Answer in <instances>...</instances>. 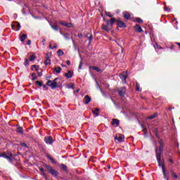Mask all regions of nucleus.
I'll return each instance as SVG.
<instances>
[{
	"label": "nucleus",
	"mask_w": 180,
	"mask_h": 180,
	"mask_svg": "<svg viewBox=\"0 0 180 180\" xmlns=\"http://www.w3.org/2000/svg\"><path fill=\"white\" fill-rule=\"evenodd\" d=\"M162 150H164V145H160L159 150L158 148H156L155 149L156 158L158 160V163L159 165V167H161V153Z\"/></svg>",
	"instance_id": "obj_1"
},
{
	"label": "nucleus",
	"mask_w": 180,
	"mask_h": 180,
	"mask_svg": "<svg viewBox=\"0 0 180 180\" xmlns=\"http://www.w3.org/2000/svg\"><path fill=\"white\" fill-rule=\"evenodd\" d=\"M46 168L49 171V174H51L53 176H58V172L53 169L50 165H46Z\"/></svg>",
	"instance_id": "obj_2"
},
{
	"label": "nucleus",
	"mask_w": 180,
	"mask_h": 180,
	"mask_svg": "<svg viewBox=\"0 0 180 180\" xmlns=\"http://www.w3.org/2000/svg\"><path fill=\"white\" fill-rule=\"evenodd\" d=\"M129 77L127 72H123L120 75V78L122 79L123 84H126V79Z\"/></svg>",
	"instance_id": "obj_3"
},
{
	"label": "nucleus",
	"mask_w": 180,
	"mask_h": 180,
	"mask_svg": "<svg viewBox=\"0 0 180 180\" xmlns=\"http://www.w3.org/2000/svg\"><path fill=\"white\" fill-rule=\"evenodd\" d=\"M46 85H48V86H51V89H55V88H57V83H55L51 80H49Z\"/></svg>",
	"instance_id": "obj_4"
},
{
	"label": "nucleus",
	"mask_w": 180,
	"mask_h": 180,
	"mask_svg": "<svg viewBox=\"0 0 180 180\" xmlns=\"http://www.w3.org/2000/svg\"><path fill=\"white\" fill-rule=\"evenodd\" d=\"M50 56H51V53H46V60L44 61V64L46 65H49L51 64V60H50Z\"/></svg>",
	"instance_id": "obj_5"
},
{
	"label": "nucleus",
	"mask_w": 180,
	"mask_h": 180,
	"mask_svg": "<svg viewBox=\"0 0 180 180\" xmlns=\"http://www.w3.org/2000/svg\"><path fill=\"white\" fill-rule=\"evenodd\" d=\"M12 29H15V27H17L16 30H15V32H19L20 30V23L19 22H15V24L11 25Z\"/></svg>",
	"instance_id": "obj_6"
},
{
	"label": "nucleus",
	"mask_w": 180,
	"mask_h": 180,
	"mask_svg": "<svg viewBox=\"0 0 180 180\" xmlns=\"http://www.w3.org/2000/svg\"><path fill=\"white\" fill-rule=\"evenodd\" d=\"M44 141L46 144H51L53 143V138L51 136H46L44 138Z\"/></svg>",
	"instance_id": "obj_7"
},
{
	"label": "nucleus",
	"mask_w": 180,
	"mask_h": 180,
	"mask_svg": "<svg viewBox=\"0 0 180 180\" xmlns=\"http://www.w3.org/2000/svg\"><path fill=\"white\" fill-rule=\"evenodd\" d=\"M117 91L120 96H123V95L126 94V87H122L119 89Z\"/></svg>",
	"instance_id": "obj_8"
},
{
	"label": "nucleus",
	"mask_w": 180,
	"mask_h": 180,
	"mask_svg": "<svg viewBox=\"0 0 180 180\" xmlns=\"http://www.w3.org/2000/svg\"><path fill=\"white\" fill-rule=\"evenodd\" d=\"M60 25H62V26H65L66 27H74V25H72V23H68L65 21L60 22Z\"/></svg>",
	"instance_id": "obj_9"
},
{
	"label": "nucleus",
	"mask_w": 180,
	"mask_h": 180,
	"mask_svg": "<svg viewBox=\"0 0 180 180\" xmlns=\"http://www.w3.org/2000/svg\"><path fill=\"white\" fill-rule=\"evenodd\" d=\"M116 22V18H111L110 20L107 21V24L108 26H110L111 28L113 27V24Z\"/></svg>",
	"instance_id": "obj_10"
},
{
	"label": "nucleus",
	"mask_w": 180,
	"mask_h": 180,
	"mask_svg": "<svg viewBox=\"0 0 180 180\" xmlns=\"http://www.w3.org/2000/svg\"><path fill=\"white\" fill-rule=\"evenodd\" d=\"M123 15H124V19H126L127 20H129V19L131 18V15H130V13H129V12L127 11H124Z\"/></svg>",
	"instance_id": "obj_11"
},
{
	"label": "nucleus",
	"mask_w": 180,
	"mask_h": 180,
	"mask_svg": "<svg viewBox=\"0 0 180 180\" xmlns=\"http://www.w3.org/2000/svg\"><path fill=\"white\" fill-rule=\"evenodd\" d=\"M102 29L103 30H105V32H110V29H112V27H110V25H108L107 23V25H102Z\"/></svg>",
	"instance_id": "obj_12"
},
{
	"label": "nucleus",
	"mask_w": 180,
	"mask_h": 180,
	"mask_svg": "<svg viewBox=\"0 0 180 180\" xmlns=\"http://www.w3.org/2000/svg\"><path fill=\"white\" fill-rule=\"evenodd\" d=\"M3 154H4L3 157V158H6V160H8V161H9V162H11V164L13 162V160L12 159V158L11 156H8L6 155V153H3Z\"/></svg>",
	"instance_id": "obj_13"
},
{
	"label": "nucleus",
	"mask_w": 180,
	"mask_h": 180,
	"mask_svg": "<svg viewBox=\"0 0 180 180\" xmlns=\"http://www.w3.org/2000/svg\"><path fill=\"white\" fill-rule=\"evenodd\" d=\"M117 25L119 27H126V24L120 20H117Z\"/></svg>",
	"instance_id": "obj_14"
},
{
	"label": "nucleus",
	"mask_w": 180,
	"mask_h": 180,
	"mask_svg": "<svg viewBox=\"0 0 180 180\" xmlns=\"http://www.w3.org/2000/svg\"><path fill=\"white\" fill-rule=\"evenodd\" d=\"M134 29H135V31L137 32V33H141L143 32V29L141 28V27H140V25H136L134 26Z\"/></svg>",
	"instance_id": "obj_15"
},
{
	"label": "nucleus",
	"mask_w": 180,
	"mask_h": 180,
	"mask_svg": "<svg viewBox=\"0 0 180 180\" xmlns=\"http://www.w3.org/2000/svg\"><path fill=\"white\" fill-rule=\"evenodd\" d=\"M91 97H89V96L86 95L84 97V103H85V105H88V103H89V102H91Z\"/></svg>",
	"instance_id": "obj_16"
},
{
	"label": "nucleus",
	"mask_w": 180,
	"mask_h": 180,
	"mask_svg": "<svg viewBox=\"0 0 180 180\" xmlns=\"http://www.w3.org/2000/svg\"><path fill=\"white\" fill-rule=\"evenodd\" d=\"M99 108H94V110H92V113L94 115V117H98L99 116Z\"/></svg>",
	"instance_id": "obj_17"
},
{
	"label": "nucleus",
	"mask_w": 180,
	"mask_h": 180,
	"mask_svg": "<svg viewBox=\"0 0 180 180\" xmlns=\"http://www.w3.org/2000/svg\"><path fill=\"white\" fill-rule=\"evenodd\" d=\"M119 120L117 119H113L112 122H111V124H112V126H115V127H117V126H119Z\"/></svg>",
	"instance_id": "obj_18"
},
{
	"label": "nucleus",
	"mask_w": 180,
	"mask_h": 180,
	"mask_svg": "<svg viewBox=\"0 0 180 180\" xmlns=\"http://www.w3.org/2000/svg\"><path fill=\"white\" fill-rule=\"evenodd\" d=\"M162 174L164 175V178H165V179H168V178H167V172H165V165H162Z\"/></svg>",
	"instance_id": "obj_19"
},
{
	"label": "nucleus",
	"mask_w": 180,
	"mask_h": 180,
	"mask_svg": "<svg viewBox=\"0 0 180 180\" xmlns=\"http://www.w3.org/2000/svg\"><path fill=\"white\" fill-rule=\"evenodd\" d=\"M26 39H27V34H24L20 37V41H22V43H23V41H25Z\"/></svg>",
	"instance_id": "obj_20"
},
{
	"label": "nucleus",
	"mask_w": 180,
	"mask_h": 180,
	"mask_svg": "<svg viewBox=\"0 0 180 180\" xmlns=\"http://www.w3.org/2000/svg\"><path fill=\"white\" fill-rule=\"evenodd\" d=\"M72 72L69 70L67 73L65 74V77H68V78H72Z\"/></svg>",
	"instance_id": "obj_21"
},
{
	"label": "nucleus",
	"mask_w": 180,
	"mask_h": 180,
	"mask_svg": "<svg viewBox=\"0 0 180 180\" xmlns=\"http://www.w3.org/2000/svg\"><path fill=\"white\" fill-rule=\"evenodd\" d=\"M46 157H47V158H49V160H51V162L53 164H57V162H56L54 158H51V156L49 154L46 155Z\"/></svg>",
	"instance_id": "obj_22"
},
{
	"label": "nucleus",
	"mask_w": 180,
	"mask_h": 180,
	"mask_svg": "<svg viewBox=\"0 0 180 180\" xmlns=\"http://www.w3.org/2000/svg\"><path fill=\"white\" fill-rule=\"evenodd\" d=\"M92 70H95L96 71H97V72H102V70L99 69V68L96 67V66H93L91 67Z\"/></svg>",
	"instance_id": "obj_23"
},
{
	"label": "nucleus",
	"mask_w": 180,
	"mask_h": 180,
	"mask_svg": "<svg viewBox=\"0 0 180 180\" xmlns=\"http://www.w3.org/2000/svg\"><path fill=\"white\" fill-rule=\"evenodd\" d=\"M17 133H20V134H23V128L22 127H18L17 129Z\"/></svg>",
	"instance_id": "obj_24"
},
{
	"label": "nucleus",
	"mask_w": 180,
	"mask_h": 180,
	"mask_svg": "<svg viewBox=\"0 0 180 180\" xmlns=\"http://www.w3.org/2000/svg\"><path fill=\"white\" fill-rule=\"evenodd\" d=\"M115 140H117L119 141V143H122L123 141V137H122V136H119L118 138H117V136H115Z\"/></svg>",
	"instance_id": "obj_25"
},
{
	"label": "nucleus",
	"mask_w": 180,
	"mask_h": 180,
	"mask_svg": "<svg viewBox=\"0 0 180 180\" xmlns=\"http://www.w3.org/2000/svg\"><path fill=\"white\" fill-rule=\"evenodd\" d=\"M55 71L57 74H60V72H61V67H58L55 68Z\"/></svg>",
	"instance_id": "obj_26"
},
{
	"label": "nucleus",
	"mask_w": 180,
	"mask_h": 180,
	"mask_svg": "<svg viewBox=\"0 0 180 180\" xmlns=\"http://www.w3.org/2000/svg\"><path fill=\"white\" fill-rule=\"evenodd\" d=\"M155 117H157V113H155V114L148 117V119L151 120V119H155Z\"/></svg>",
	"instance_id": "obj_27"
},
{
	"label": "nucleus",
	"mask_w": 180,
	"mask_h": 180,
	"mask_svg": "<svg viewBox=\"0 0 180 180\" xmlns=\"http://www.w3.org/2000/svg\"><path fill=\"white\" fill-rule=\"evenodd\" d=\"M51 27H52V29L53 30H58V26L57 25H51Z\"/></svg>",
	"instance_id": "obj_28"
},
{
	"label": "nucleus",
	"mask_w": 180,
	"mask_h": 180,
	"mask_svg": "<svg viewBox=\"0 0 180 180\" xmlns=\"http://www.w3.org/2000/svg\"><path fill=\"white\" fill-rule=\"evenodd\" d=\"M135 22H136L137 23H140L141 22H143V20H141V18H136Z\"/></svg>",
	"instance_id": "obj_29"
},
{
	"label": "nucleus",
	"mask_w": 180,
	"mask_h": 180,
	"mask_svg": "<svg viewBox=\"0 0 180 180\" xmlns=\"http://www.w3.org/2000/svg\"><path fill=\"white\" fill-rule=\"evenodd\" d=\"M58 56H64V52L63 51V50L59 49L58 50Z\"/></svg>",
	"instance_id": "obj_30"
},
{
	"label": "nucleus",
	"mask_w": 180,
	"mask_h": 180,
	"mask_svg": "<svg viewBox=\"0 0 180 180\" xmlns=\"http://www.w3.org/2000/svg\"><path fill=\"white\" fill-rule=\"evenodd\" d=\"M32 70H35V71H39V66L34 65L32 68Z\"/></svg>",
	"instance_id": "obj_31"
},
{
	"label": "nucleus",
	"mask_w": 180,
	"mask_h": 180,
	"mask_svg": "<svg viewBox=\"0 0 180 180\" xmlns=\"http://www.w3.org/2000/svg\"><path fill=\"white\" fill-rule=\"evenodd\" d=\"M106 15L108 16L109 18H113V14L110 12H106Z\"/></svg>",
	"instance_id": "obj_32"
},
{
	"label": "nucleus",
	"mask_w": 180,
	"mask_h": 180,
	"mask_svg": "<svg viewBox=\"0 0 180 180\" xmlns=\"http://www.w3.org/2000/svg\"><path fill=\"white\" fill-rule=\"evenodd\" d=\"M33 60H36V57L34 56V55H31L30 56V61H33Z\"/></svg>",
	"instance_id": "obj_33"
},
{
	"label": "nucleus",
	"mask_w": 180,
	"mask_h": 180,
	"mask_svg": "<svg viewBox=\"0 0 180 180\" xmlns=\"http://www.w3.org/2000/svg\"><path fill=\"white\" fill-rule=\"evenodd\" d=\"M35 84L39 85V86H43V83L41 82H40V81L35 82Z\"/></svg>",
	"instance_id": "obj_34"
},
{
	"label": "nucleus",
	"mask_w": 180,
	"mask_h": 180,
	"mask_svg": "<svg viewBox=\"0 0 180 180\" xmlns=\"http://www.w3.org/2000/svg\"><path fill=\"white\" fill-rule=\"evenodd\" d=\"M172 175L173 176V178H174L175 179H176L178 178V175H176V174H175V172H172Z\"/></svg>",
	"instance_id": "obj_35"
},
{
	"label": "nucleus",
	"mask_w": 180,
	"mask_h": 180,
	"mask_svg": "<svg viewBox=\"0 0 180 180\" xmlns=\"http://www.w3.org/2000/svg\"><path fill=\"white\" fill-rule=\"evenodd\" d=\"M41 175L44 178H45L46 180H47V175L46 174V173L42 172V173H41Z\"/></svg>",
	"instance_id": "obj_36"
},
{
	"label": "nucleus",
	"mask_w": 180,
	"mask_h": 180,
	"mask_svg": "<svg viewBox=\"0 0 180 180\" xmlns=\"http://www.w3.org/2000/svg\"><path fill=\"white\" fill-rule=\"evenodd\" d=\"M49 49H51V50H54V49H57V45H54L53 46L51 47V44H50Z\"/></svg>",
	"instance_id": "obj_37"
},
{
	"label": "nucleus",
	"mask_w": 180,
	"mask_h": 180,
	"mask_svg": "<svg viewBox=\"0 0 180 180\" xmlns=\"http://www.w3.org/2000/svg\"><path fill=\"white\" fill-rule=\"evenodd\" d=\"M165 11H167V12H171V9H169L167 6H165Z\"/></svg>",
	"instance_id": "obj_38"
},
{
	"label": "nucleus",
	"mask_w": 180,
	"mask_h": 180,
	"mask_svg": "<svg viewBox=\"0 0 180 180\" xmlns=\"http://www.w3.org/2000/svg\"><path fill=\"white\" fill-rule=\"evenodd\" d=\"M136 91H138V92H140V86L139 85V84H136Z\"/></svg>",
	"instance_id": "obj_39"
},
{
	"label": "nucleus",
	"mask_w": 180,
	"mask_h": 180,
	"mask_svg": "<svg viewBox=\"0 0 180 180\" xmlns=\"http://www.w3.org/2000/svg\"><path fill=\"white\" fill-rule=\"evenodd\" d=\"M160 146H164V141L162 140L159 141Z\"/></svg>",
	"instance_id": "obj_40"
},
{
	"label": "nucleus",
	"mask_w": 180,
	"mask_h": 180,
	"mask_svg": "<svg viewBox=\"0 0 180 180\" xmlns=\"http://www.w3.org/2000/svg\"><path fill=\"white\" fill-rule=\"evenodd\" d=\"M27 64H29V60L25 59V63H24V65H27Z\"/></svg>",
	"instance_id": "obj_41"
},
{
	"label": "nucleus",
	"mask_w": 180,
	"mask_h": 180,
	"mask_svg": "<svg viewBox=\"0 0 180 180\" xmlns=\"http://www.w3.org/2000/svg\"><path fill=\"white\" fill-rule=\"evenodd\" d=\"M27 46H30L32 44V41H30V39H29L27 42Z\"/></svg>",
	"instance_id": "obj_42"
},
{
	"label": "nucleus",
	"mask_w": 180,
	"mask_h": 180,
	"mask_svg": "<svg viewBox=\"0 0 180 180\" xmlns=\"http://www.w3.org/2000/svg\"><path fill=\"white\" fill-rule=\"evenodd\" d=\"M81 68H82V61H81L79 65V70H81Z\"/></svg>",
	"instance_id": "obj_43"
},
{
	"label": "nucleus",
	"mask_w": 180,
	"mask_h": 180,
	"mask_svg": "<svg viewBox=\"0 0 180 180\" xmlns=\"http://www.w3.org/2000/svg\"><path fill=\"white\" fill-rule=\"evenodd\" d=\"M61 167L63 168V169H67V166H65V165L62 164Z\"/></svg>",
	"instance_id": "obj_44"
},
{
	"label": "nucleus",
	"mask_w": 180,
	"mask_h": 180,
	"mask_svg": "<svg viewBox=\"0 0 180 180\" xmlns=\"http://www.w3.org/2000/svg\"><path fill=\"white\" fill-rule=\"evenodd\" d=\"M20 146H22V147H27V146L25 143H21Z\"/></svg>",
	"instance_id": "obj_45"
},
{
	"label": "nucleus",
	"mask_w": 180,
	"mask_h": 180,
	"mask_svg": "<svg viewBox=\"0 0 180 180\" xmlns=\"http://www.w3.org/2000/svg\"><path fill=\"white\" fill-rule=\"evenodd\" d=\"M40 172L43 173L44 172V169L43 167L39 168Z\"/></svg>",
	"instance_id": "obj_46"
},
{
	"label": "nucleus",
	"mask_w": 180,
	"mask_h": 180,
	"mask_svg": "<svg viewBox=\"0 0 180 180\" xmlns=\"http://www.w3.org/2000/svg\"><path fill=\"white\" fill-rule=\"evenodd\" d=\"M58 80V78H55L54 79H53V81H52V82H53L55 84H57V81Z\"/></svg>",
	"instance_id": "obj_47"
},
{
	"label": "nucleus",
	"mask_w": 180,
	"mask_h": 180,
	"mask_svg": "<svg viewBox=\"0 0 180 180\" xmlns=\"http://www.w3.org/2000/svg\"><path fill=\"white\" fill-rule=\"evenodd\" d=\"M66 64H67L68 65H70L71 62H70V60H67V61H66Z\"/></svg>",
	"instance_id": "obj_48"
},
{
	"label": "nucleus",
	"mask_w": 180,
	"mask_h": 180,
	"mask_svg": "<svg viewBox=\"0 0 180 180\" xmlns=\"http://www.w3.org/2000/svg\"><path fill=\"white\" fill-rule=\"evenodd\" d=\"M69 88L74 89V84H70V86Z\"/></svg>",
	"instance_id": "obj_49"
},
{
	"label": "nucleus",
	"mask_w": 180,
	"mask_h": 180,
	"mask_svg": "<svg viewBox=\"0 0 180 180\" xmlns=\"http://www.w3.org/2000/svg\"><path fill=\"white\" fill-rule=\"evenodd\" d=\"M42 43H43V46H44L45 43H46V39H42Z\"/></svg>",
	"instance_id": "obj_50"
},
{
	"label": "nucleus",
	"mask_w": 180,
	"mask_h": 180,
	"mask_svg": "<svg viewBox=\"0 0 180 180\" xmlns=\"http://www.w3.org/2000/svg\"><path fill=\"white\" fill-rule=\"evenodd\" d=\"M157 47H158V49H159L160 50H162V47H161V46H158V45H157Z\"/></svg>",
	"instance_id": "obj_51"
},
{
	"label": "nucleus",
	"mask_w": 180,
	"mask_h": 180,
	"mask_svg": "<svg viewBox=\"0 0 180 180\" xmlns=\"http://www.w3.org/2000/svg\"><path fill=\"white\" fill-rule=\"evenodd\" d=\"M4 154H3V153H0V158L4 157Z\"/></svg>",
	"instance_id": "obj_52"
},
{
	"label": "nucleus",
	"mask_w": 180,
	"mask_h": 180,
	"mask_svg": "<svg viewBox=\"0 0 180 180\" xmlns=\"http://www.w3.org/2000/svg\"><path fill=\"white\" fill-rule=\"evenodd\" d=\"M169 162H171V164H174V161L172 159H169Z\"/></svg>",
	"instance_id": "obj_53"
},
{
	"label": "nucleus",
	"mask_w": 180,
	"mask_h": 180,
	"mask_svg": "<svg viewBox=\"0 0 180 180\" xmlns=\"http://www.w3.org/2000/svg\"><path fill=\"white\" fill-rule=\"evenodd\" d=\"M89 41H91L92 40V36L89 37Z\"/></svg>",
	"instance_id": "obj_54"
},
{
	"label": "nucleus",
	"mask_w": 180,
	"mask_h": 180,
	"mask_svg": "<svg viewBox=\"0 0 180 180\" xmlns=\"http://www.w3.org/2000/svg\"><path fill=\"white\" fill-rule=\"evenodd\" d=\"M38 75H39V77H41L42 74L39 72V73H38Z\"/></svg>",
	"instance_id": "obj_55"
},
{
	"label": "nucleus",
	"mask_w": 180,
	"mask_h": 180,
	"mask_svg": "<svg viewBox=\"0 0 180 180\" xmlns=\"http://www.w3.org/2000/svg\"><path fill=\"white\" fill-rule=\"evenodd\" d=\"M34 75H36V73H32V77H34Z\"/></svg>",
	"instance_id": "obj_56"
},
{
	"label": "nucleus",
	"mask_w": 180,
	"mask_h": 180,
	"mask_svg": "<svg viewBox=\"0 0 180 180\" xmlns=\"http://www.w3.org/2000/svg\"><path fill=\"white\" fill-rule=\"evenodd\" d=\"M171 50L174 49V46H170Z\"/></svg>",
	"instance_id": "obj_57"
},
{
	"label": "nucleus",
	"mask_w": 180,
	"mask_h": 180,
	"mask_svg": "<svg viewBox=\"0 0 180 180\" xmlns=\"http://www.w3.org/2000/svg\"><path fill=\"white\" fill-rule=\"evenodd\" d=\"M32 79H33V81H34V79H36V77H33Z\"/></svg>",
	"instance_id": "obj_58"
},
{
	"label": "nucleus",
	"mask_w": 180,
	"mask_h": 180,
	"mask_svg": "<svg viewBox=\"0 0 180 180\" xmlns=\"http://www.w3.org/2000/svg\"><path fill=\"white\" fill-rule=\"evenodd\" d=\"M62 67H67V65H62Z\"/></svg>",
	"instance_id": "obj_59"
},
{
	"label": "nucleus",
	"mask_w": 180,
	"mask_h": 180,
	"mask_svg": "<svg viewBox=\"0 0 180 180\" xmlns=\"http://www.w3.org/2000/svg\"><path fill=\"white\" fill-rule=\"evenodd\" d=\"M46 86H47L46 85H44L43 86L44 88H46Z\"/></svg>",
	"instance_id": "obj_60"
},
{
	"label": "nucleus",
	"mask_w": 180,
	"mask_h": 180,
	"mask_svg": "<svg viewBox=\"0 0 180 180\" xmlns=\"http://www.w3.org/2000/svg\"><path fill=\"white\" fill-rule=\"evenodd\" d=\"M76 92H77V93L79 92V89H77V90L76 91Z\"/></svg>",
	"instance_id": "obj_61"
},
{
	"label": "nucleus",
	"mask_w": 180,
	"mask_h": 180,
	"mask_svg": "<svg viewBox=\"0 0 180 180\" xmlns=\"http://www.w3.org/2000/svg\"><path fill=\"white\" fill-rule=\"evenodd\" d=\"M172 122H173V123H174V120H172Z\"/></svg>",
	"instance_id": "obj_62"
},
{
	"label": "nucleus",
	"mask_w": 180,
	"mask_h": 180,
	"mask_svg": "<svg viewBox=\"0 0 180 180\" xmlns=\"http://www.w3.org/2000/svg\"><path fill=\"white\" fill-rule=\"evenodd\" d=\"M11 157H12V154H11Z\"/></svg>",
	"instance_id": "obj_63"
},
{
	"label": "nucleus",
	"mask_w": 180,
	"mask_h": 180,
	"mask_svg": "<svg viewBox=\"0 0 180 180\" xmlns=\"http://www.w3.org/2000/svg\"><path fill=\"white\" fill-rule=\"evenodd\" d=\"M51 47H53V46L51 45Z\"/></svg>",
	"instance_id": "obj_64"
}]
</instances>
